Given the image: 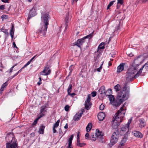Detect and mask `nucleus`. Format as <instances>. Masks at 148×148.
<instances>
[{
	"mask_svg": "<svg viewBox=\"0 0 148 148\" xmlns=\"http://www.w3.org/2000/svg\"><path fill=\"white\" fill-rule=\"evenodd\" d=\"M126 111L123 108V107L121 108L115 114L112 120V127L115 129L117 128L120 125V123L122 121V119L124 116Z\"/></svg>",
	"mask_w": 148,
	"mask_h": 148,
	"instance_id": "obj_1",
	"label": "nucleus"
},
{
	"mask_svg": "<svg viewBox=\"0 0 148 148\" xmlns=\"http://www.w3.org/2000/svg\"><path fill=\"white\" fill-rule=\"evenodd\" d=\"M129 94V91L126 89L125 90V87L123 88L122 90H121L118 93L116 99L114 100L111 104L115 107L119 106L123 101L128 98Z\"/></svg>",
	"mask_w": 148,
	"mask_h": 148,
	"instance_id": "obj_2",
	"label": "nucleus"
},
{
	"mask_svg": "<svg viewBox=\"0 0 148 148\" xmlns=\"http://www.w3.org/2000/svg\"><path fill=\"white\" fill-rule=\"evenodd\" d=\"M137 69L134 67V66H130L126 72V80L128 81L133 80V79L135 78L134 74L137 71Z\"/></svg>",
	"mask_w": 148,
	"mask_h": 148,
	"instance_id": "obj_3",
	"label": "nucleus"
},
{
	"mask_svg": "<svg viewBox=\"0 0 148 148\" xmlns=\"http://www.w3.org/2000/svg\"><path fill=\"white\" fill-rule=\"evenodd\" d=\"M93 34V32H92L82 38L78 40L77 42L74 43V44L77 46L79 47H80V46L82 45L85 42V39L86 38L90 39L92 37Z\"/></svg>",
	"mask_w": 148,
	"mask_h": 148,
	"instance_id": "obj_4",
	"label": "nucleus"
},
{
	"mask_svg": "<svg viewBox=\"0 0 148 148\" xmlns=\"http://www.w3.org/2000/svg\"><path fill=\"white\" fill-rule=\"evenodd\" d=\"M119 136V133L117 131L114 132L112 134L110 140V146H112L117 142Z\"/></svg>",
	"mask_w": 148,
	"mask_h": 148,
	"instance_id": "obj_5",
	"label": "nucleus"
},
{
	"mask_svg": "<svg viewBox=\"0 0 148 148\" xmlns=\"http://www.w3.org/2000/svg\"><path fill=\"white\" fill-rule=\"evenodd\" d=\"M6 141L7 142V143H16V141L14 137L13 134L10 133L6 135L5 137Z\"/></svg>",
	"mask_w": 148,
	"mask_h": 148,
	"instance_id": "obj_6",
	"label": "nucleus"
},
{
	"mask_svg": "<svg viewBox=\"0 0 148 148\" xmlns=\"http://www.w3.org/2000/svg\"><path fill=\"white\" fill-rule=\"evenodd\" d=\"M42 20L44 24H45V30L47 27L49 25V14L48 13H44L41 16Z\"/></svg>",
	"mask_w": 148,
	"mask_h": 148,
	"instance_id": "obj_7",
	"label": "nucleus"
},
{
	"mask_svg": "<svg viewBox=\"0 0 148 148\" xmlns=\"http://www.w3.org/2000/svg\"><path fill=\"white\" fill-rule=\"evenodd\" d=\"M141 61L142 59H141L140 57L138 56L134 60V62L132 64L131 66L138 69V66L140 64Z\"/></svg>",
	"mask_w": 148,
	"mask_h": 148,
	"instance_id": "obj_8",
	"label": "nucleus"
},
{
	"mask_svg": "<svg viewBox=\"0 0 148 148\" xmlns=\"http://www.w3.org/2000/svg\"><path fill=\"white\" fill-rule=\"evenodd\" d=\"M91 100V96L90 95H88V97L85 103V108L87 110H88L91 107L92 103L90 102Z\"/></svg>",
	"mask_w": 148,
	"mask_h": 148,
	"instance_id": "obj_9",
	"label": "nucleus"
},
{
	"mask_svg": "<svg viewBox=\"0 0 148 148\" xmlns=\"http://www.w3.org/2000/svg\"><path fill=\"white\" fill-rule=\"evenodd\" d=\"M84 112V109H82L81 111H79L74 116L73 119L74 121H78L80 119L83 113Z\"/></svg>",
	"mask_w": 148,
	"mask_h": 148,
	"instance_id": "obj_10",
	"label": "nucleus"
},
{
	"mask_svg": "<svg viewBox=\"0 0 148 148\" xmlns=\"http://www.w3.org/2000/svg\"><path fill=\"white\" fill-rule=\"evenodd\" d=\"M71 17L72 16L71 14H69V13L66 15L65 20V22L66 25L65 29H67V26H68L70 21L71 19Z\"/></svg>",
	"mask_w": 148,
	"mask_h": 148,
	"instance_id": "obj_11",
	"label": "nucleus"
},
{
	"mask_svg": "<svg viewBox=\"0 0 148 148\" xmlns=\"http://www.w3.org/2000/svg\"><path fill=\"white\" fill-rule=\"evenodd\" d=\"M51 73V70L48 67H45L43 71H41L40 74L42 75H49Z\"/></svg>",
	"mask_w": 148,
	"mask_h": 148,
	"instance_id": "obj_12",
	"label": "nucleus"
},
{
	"mask_svg": "<svg viewBox=\"0 0 148 148\" xmlns=\"http://www.w3.org/2000/svg\"><path fill=\"white\" fill-rule=\"evenodd\" d=\"M138 124L139 127L140 128H143L146 125V123L144 119L143 118L140 119L138 120Z\"/></svg>",
	"mask_w": 148,
	"mask_h": 148,
	"instance_id": "obj_13",
	"label": "nucleus"
},
{
	"mask_svg": "<svg viewBox=\"0 0 148 148\" xmlns=\"http://www.w3.org/2000/svg\"><path fill=\"white\" fill-rule=\"evenodd\" d=\"M45 24L44 25H42V26L40 27L38 30V32L40 33L43 36H45L46 34V32L47 31V28L46 29H45Z\"/></svg>",
	"mask_w": 148,
	"mask_h": 148,
	"instance_id": "obj_14",
	"label": "nucleus"
},
{
	"mask_svg": "<svg viewBox=\"0 0 148 148\" xmlns=\"http://www.w3.org/2000/svg\"><path fill=\"white\" fill-rule=\"evenodd\" d=\"M36 14L35 9L32 8L30 11L27 20L29 21L31 18L35 16Z\"/></svg>",
	"mask_w": 148,
	"mask_h": 148,
	"instance_id": "obj_15",
	"label": "nucleus"
},
{
	"mask_svg": "<svg viewBox=\"0 0 148 148\" xmlns=\"http://www.w3.org/2000/svg\"><path fill=\"white\" fill-rule=\"evenodd\" d=\"M105 117V113L103 112L99 113L98 114V118L99 121H102Z\"/></svg>",
	"mask_w": 148,
	"mask_h": 148,
	"instance_id": "obj_16",
	"label": "nucleus"
},
{
	"mask_svg": "<svg viewBox=\"0 0 148 148\" xmlns=\"http://www.w3.org/2000/svg\"><path fill=\"white\" fill-rule=\"evenodd\" d=\"M125 64L123 63H121L117 67L116 72L118 73H119L120 72H121L124 70V66Z\"/></svg>",
	"mask_w": 148,
	"mask_h": 148,
	"instance_id": "obj_17",
	"label": "nucleus"
},
{
	"mask_svg": "<svg viewBox=\"0 0 148 148\" xmlns=\"http://www.w3.org/2000/svg\"><path fill=\"white\" fill-rule=\"evenodd\" d=\"M95 136L97 137V138H99L101 139L103 138L102 137L103 136V134L101 131H99L98 130H96Z\"/></svg>",
	"mask_w": 148,
	"mask_h": 148,
	"instance_id": "obj_18",
	"label": "nucleus"
},
{
	"mask_svg": "<svg viewBox=\"0 0 148 148\" xmlns=\"http://www.w3.org/2000/svg\"><path fill=\"white\" fill-rule=\"evenodd\" d=\"M73 136L72 135L70 136V137L69 138L68 142V145L67 148H73L72 145V140L73 139Z\"/></svg>",
	"mask_w": 148,
	"mask_h": 148,
	"instance_id": "obj_19",
	"label": "nucleus"
},
{
	"mask_svg": "<svg viewBox=\"0 0 148 148\" xmlns=\"http://www.w3.org/2000/svg\"><path fill=\"white\" fill-rule=\"evenodd\" d=\"M6 148H17L16 143H6Z\"/></svg>",
	"mask_w": 148,
	"mask_h": 148,
	"instance_id": "obj_20",
	"label": "nucleus"
},
{
	"mask_svg": "<svg viewBox=\"0 0 148 148\" xmlns=\"http://www.w3.org/2000/svg\"><path fill=\"white\" fill-rule=\"evenodd\" d=\"M134 135L135 137L140 138H142L143 136V135L141 132L137 131H134Z\"/></svg>",
	"mask_w": 148,
	"mask_h": 148,
	"instance_id": "obj_21",
	"label": "nucleus"
},
{
	"mask_svg": "<svg viewBox=\"0 0 148 148\" xmlns=\"http://www.w3.org/2000/svg\"><path fill=\"white\" fill-rule=\"evenodd\" d=\"M129 127L125 125H123L121 129V131L123 133H127L129 131Z\"/></svg>",
	"mask_w": 148,
	"mask_h": 148,
	"instance_id": "obj_22",
	"label": "nucleus"
},
{
	"mask_svg": "<svg viewBox=\"0 0 148 148\" xmlns=\"http://www.w3.org/2000/svg\"><path fill=\"white\" fill-rule=\"evenodd\" d=\"M8 85V84L7 82H6L2 85L1 88L0 90L1 93H2V92L4 90V89L6 88Z\"/></svg>",
	"mask_w": 148,
	"mask_h": 148,
	"instance_id": "obj_23",
	"label": "nucleus"
},
{
	"mask_svg": "<svg viewBox=\"0 0 148 148\" xmlns=\"http://www.w3.org/2000/svg\"><path fill=\"white\" fill-rule=\"evenodd\" d=\"M143 68V66H142L141 68H140L139 71L137 72L136 74L135 75V78L138 77L139 75H141V74Z\"/></svg>",
	"mask_w": 148,
	"mask_h": 148,
	"instance_id": "obj_24",
	"label": "nucleus"
},
{
	"mask_svg": "<svg viewBox=\"0 0 148 148\" xmlns=\"http://www.w3.org/2000/svg\"><path fill=\"white\" fill-rule=\"evenodd\" d=\"M99 91L101 94L103 93H104L105 95L106 94V90L105 87L104 86H101L100 88Z\"/></svg>",
	"mask_w": 148,
	"mask_h": 148,
	"instance_id": "obj_25",
	"label": "nucleus"
},
{
	"mask_svg": "<svg viewBox=\"0 0 148 148\" xmlns=\"http://www.w3.org/2000/svg\"><path fill=\"white\" fill-rule=\"evenodd\" d=\"M127 140V138L126 137L123 138L122 140L121 141L119 145L125 146V143Z\"/></svg>",
	"mask_w": 148,
	"mask_h": 148,
	"instance_id": "obj_26",
	"label": "nucleus"
},
{
	"mask_svg": "<svg viewBox=\"0 0 148 148\" xmlns=\"http://www.w3.org/2000/svg\"><path fill=\"white\" fill-rule=\"evenodd\" d=\"M45 128V127L42 125L40 126L38 131V132L40 134H43Z\"/></svg>",
	"mask_w": 148,
	"mask_h": 148,
	"instance_id": "obj_27",
	"label": "nucleus"
},
{
	"mask_svg": "<svg viewBox=\"0 0 148 148\" xmlns=\"http://www.w3.org/2000/svg\"><path fill=\"white\" fill-rule=\"evenodd\" d=\"M10 33L12 38V39L14 34V26H12L10 30Z\"/></svg>",
	"mask_w": 148,
	"mask_h": 148,
	"instance_id": "obj_28",
	"label": "nucleus"
},
{
	"mask_svg": "<svg viewBox=\"0 0 148 148\" xmlns=\"http://www.w3.org/2000/svg\"><path fill=\"white\" fill-rule=\"evenodd\" d=\"M77 146L80 147H83L84 146L86 145V144L84 143H80V141L79 140H77Z\"/></svg>",
	"mask_w": 148,
	"mask_h": 148,
	"instance_id": "obj_29",
	"label": "nucleus"
},
{
	"mask_svg": "<svg viewBox=\"0 0 148 148\" xmlns=\"http://www.w3.org/2000/svg\"><path fill=\"white\" fill-rule=\"evenodd\" d=\"M0 30L1 32H3L7 36H8L9 33L7 29L2 28Z\"/></svg>",
	"mask_w": 148,
	"mask_h": 148,
	"instance_id": "obj_30",
	"label": "nucleus"
},
{
	"mask_svg": "<svg viewBox=\"0 0 148 148\" xmlns=\"http://www.w3.org/2000/svg\"><path fill=\"white\" fill-rule=\"evenodd\" d=\"M108 97L110 101V103L111 104L114 101V96L112 95H109Z\"/></svg>",
	"mask_w": 148,
	"mask_h": 148,
	"instance_id": "obj_31",
	"label": "nucleus"
},
{
	"mask_svg": "<svg viewBox=\"0 0 148 148\" xmlns=\"http://www.w3.org/2000/svg\"><path fill=\"white\" fill-rule=\"evenodd\" d=\"M96 136H95L94 133H92L90 136V139L92 140L95 141L96 140Z\"/></svg>",
	"mask_w": 148,
	"mask_h": 148,
	"instance_id": "obj_32",
	"label": "nucleus"
},
{
	"mask_svg": "<svg viewBox=\"0 0 148 148\" xmlns=\"http://www.w3.org/2000/svg\"><path fill=\"white\" fill-rule=\"evenodd\" d=\"M91 127L92 126L91 124L89 123L87 126L86 128V131L88 132L90 130L91 128Z\"/></svg>",
	"mask_w": 148,
	"mask_h": 148,
	"instance_id": "obj_33",
	"label": "nucleus"
},
{
	"mask_svg": "<svg viewBox=\"0 0 148 148\" xmlns=\"http://www.w3.org/2000/svg\"><path fill=\"white\" fill-rule=\"evenodd\" d=\"M46 106L45 105H44L42 106L40 108V113H42L45 114V112H44V111L45 110V109L46 108Z\"/></svg>",
	"mask_w": 148,
	"mask_h": 148,
	"instance_id": "obj_34",
	"label": "nucleus"
},
{
	"mask_svg": "<svg viewBox=\"0 0 148 148\" xmlns=\"http://www.w3.org/2000/svg\"><path fill=\"white\" fill-rule=\"evenodd\" d=\"M105 43L104 42H102L99 45L98 48L99 49H103L105 48Z\"/></svg>",
	"mask_w": 148,
	"mask_h": 148,
	"instance_id": "obj_35",
	"label": "nucleus"
},
{
	"mask_svg": "<svg viewBox=\"0 0 148 148\" xmlns=\"http://www.w3.org/2000/svg\"><path fill=\"white\" fill-rule=\"evenodd\" d=\"M121 88V87L119 84H117L114 86V89L115 91H119Z\"/></svg>",
	"mask_w": 148,
	"mask_h": 148,
	"instance_id": "obj_36",
	"label": "nucleus"
},
{
	"mask_svg": "<svg viewBox=\"0 0 148 148\" xmlns=\"http://www.w3.org/2000/svg\"><path fill=\"white\" fill-rule=\"evenodd\" d=\"M60 122V120H58L57 121V122L54 124L53 127H54V128H57L59 126Z\"/></svg>",
	"mask_w": 148,
	"mask_h": 148,
	"instance_id": "obj_37",
	"label": "nucleus"
},
{
	"mask_svg": "<svg viewBox=\"0 0 148 148\" xmlns=\"http://www.w3.org/2000/svg\"><path fill=\"white\" fill-rule=\"evenodd\" d=\"M72 86L71 84H70L67 89V92L68 93H69L71 91Z\"/></svg>",
	"mask_w": 148,
	"mask_h": 148,
	"instance_id": "obj_38",
	"label": "nucleus"
},
{
	"mask_svg": "<svg viewBox=\"0 0 148 148\" xmlns=\"http://www.w3.org/2000/svg\"><path fill=\"white\" fill-rule=\"evenodd\" d=\"M115 2V1H111L110 2V3H109V4L108 5V6H107V10L109 9L110 8V7L113 5L114 2Z\"/></svg>",
	"mask_w": 148,
	"mask_h": 148,
	"instance_id": "obj_39",
	"label": "nucleus"
},
{
	"mask_svg": "<svg viewBox=\"0 0 148 148\" xmlns=\"http://www.w3.org/2000/svg\"><path fill=\"white\" fill-rule=\"evenodd\" d=\"M132 118H130L128 120L127 123V124H125V125H126V126H127L128 127H129V126H130V124L131 123V122L132 121Z\"/></svg>",
	"mask_w": 148,
	"mask_h": 148,
	"instance_id": "obj_40",
	"label": "nucleus"
},
{
	"mask_svg": "<svg viewBox=\"0 0 148 148\" xmlns=\"http://www.w3.org/2000/svg\"><path fill=\"white\" fill-rule=\"evenodd\" d=\"M45 114L40 113V112L39 114L38 115V117L37 118V119H38L39 120L40 118L42 117Z\"/></svg>",
	"mask_w": 148,
	"mask_h": 148,
	"instance_id": "obj_41",
	"label": "nucleus"
},
{
	"mask_svg": "<svg viewBox=\"0 0 148 148\" xmlns=\"http://www.w3.org/2000/svg\"><path fill=\"white\" fill-rule=\"evenodd\" d=\"M85 138L86 139L90 140V136H89V134L87 133L85 135Z\"/></svg>",
	"mask_w": 148,
	"mask_h": 148,
	"instance_id": "obj_42",
	"label": "nucleus"
},
{
	"mask_svg": "<svg viewBox=\"0 0 148 148\" xmlns=\"http://www.w3.org/2000/svg\"><path fill=\"white\" fill-rule=\"evenodd\" d=\"M123 3V0H117L118 4H120L121 5H122Z\"/></svg>",
	"mask_w": 148,
	"mask_h": 148,
	"instance_id": "obj_43",
	"label": "nucleus"
},
{
	"mask_svg": "<svg viewBox=\"0 0 148 148\" xmlns=\"http://www.w3.org/2000/svg\"><path fill=\"white\" fill-rule=\"evenodd\" d=\"M143 66L145 67L146 70H148V62L146 63Z\"/></svg>",
	"mask_w": 148,
	"mask_h": 148,
	"instance_id": "obj_44",
	"label": "nucleus"
},
{
	"mask_svg": "<svg viewBox=\"0 0 148 148\" xmlns=\"http://www.w3.org/2000/svg\"><path fill=\"white\" fill-rule=\"evenodd\" d=\"M69 108V106L68 105H66L64 107L65 110L66 111H68Z\"/></svg>",
	"mask_w": 148,
	"mask_h": 148,
	"instance_id": "obj_45",
	"label": "nucleus"
},
{
	"mask_svg": "<svg viewBox=\"0 0 148 148\" xmlns=\"http://www.w3.org/2000/svg\"><path fill=\"white\" fill-rule=\"evenodd\" d=\"M92 96L93 97H95L97 95V92L96 91H93L91 93Z\"/></svg>",
	"mask_w": 148,
	"mask_h": 148,
	"instance_id": "obj_46",
	"label": "nucleus"
},
{
	"mask_svg": "<svg viewBox=\"0 0 148 148\" xmlns=\"http://www.w3.org/2000/svg\"><path fill=\"white\" fill-rule=\"evenodd\" d=\"M104 105L101 104L99 107V109L100 110H103L104 108Z\"/></svg>",
	"mask_w": 148,
	"mask_h": 148,
	"instance_id": "obj_47",
	"label": "nucleus"
},
{
	"mask_svg": "<svg viewBox=\"0 0 148 148\" xmlns=\"http://www.w3.org/2000/svg\"><path fill=\"white\" fill-rule=\"evenodd\" d=\"M31 62L30 60L28 61L23 66L24 67H26L28 65L30 64Z\"/></svg>",
	"mask_w": 148,
	"mask_h": 148,
	"instance_id": "obj_48",
	"label": "nucleus"
},
{
	"mask_svg": "<svg viewBox=\"0 0 148 148\" xmlns=\"http://www.w3.org/2000/svg\"><path fill=\"white\" fill-rule=\"evenodd\" d=\"M38 119H36L34 121L33 123V125H34V126H35L36 124H37V122H38Z\"/></svg>",
	"mask_w": 148,
	"mask_h": 148,
	"instance_id": "obj_49",
	"label": "nucleus"
},
{
	"mask_svg": "<svg viewBox=\"0 0 148 148\" xmlns=\"http://www.w3.org/2000/svg\"><path fill=\"white\" fill-rule=\"evenodd\" d=\"M68 95L71 96V97H73L75 95V93H71V92H69V93H68Z\"/></svg>",
	"mask_w": 148,
	"mask_h": 148,
	"instance_id": "obj_50",
	"label": "nucleus"
},
{
	"mask_svg": "<svg viewBox=\"0 0 148 148\" xmlns=\"http://www.w3.org/2000/svg\"><path fill=\"white\" fill-rule=\"evenodd\" d=\"M117 148H126L125 146L119 145Z\"/></svg>",
	"mask_w": 148,
	"mask_h": 148,
	"instance_id": "obj_51",
	"label": "nucleus"
},
{
	"mask_svg": "<svg viewBox=\"0 0 148 148\" xmlns=\"http://www.w3.org/2000/svg\"><path fill=\"white\" fill-rule=\"evenodd\" d=\"M24 68H25L24 67V66H23V67H22L21 69H20L16 73V75H18V73H20L22 71V70Z\"/></svg>",
	"mask_w": 148,
	"mask_h": 148,
	"instance_id": "obj_52",
	"label": "nucleus"
},
{
	"mask_svg": "<svg viewBox=\"0 0 148 148\" xmlns=\"http://www.w3.org/2000/svg\"><path fill=\"white\" fill-rule=\"evenodd\" d=\"M5 5H2L0 6V10H3L5 9Z\"/></svg>",
	"mask_w": 148,
	"mask_h": 148,
	"instance_id": "obj_53",
	"label": "nucleus"
},
{
	"mask_svg": "<svg viewBox=\"0 0 148 148\" xmlns=\"http://www.w3.org/2000/svg\"><path fill=\"white\" fill-rule=\"evenodd\" d=\"M102 64H101V65L100 66V67L98 68L97 69V71L98 72H100L102 68Z\"/></svg>",
	"mask_w": 148,
	"mask_h": 148,
	"instance_id": "obj_54",
	"label": "nucleus"
},
{
	"mask_svg": "<svg viewBox=\"0 0 148 148\" xmlns=\"http://www.w3.org/2000/svg\"><path fill=\"white\" fill-rule=\"evenodd\" d=\"M80 134V133L78 132L77 136V140H79V135Z\"/></svg>",
	"mask_w": 148,
	"mask_h": 148,
	"instance_id": "obj_55",
	"label": "nucleus"
},
{
	"mask_svg": "<svg viewBox=\"0 0 148 148\" xmlns=\"http://www.w3.org/2000/svg\"><path fill=\"white\" fill-rule=\"evenodd\" d=\"M14 67V66H13L10 69V73H12L13 71V68Z\"/></svg>",
	"mask_w": 148,
	"mask_h": 148,
	"instance_id": "obj_56",
	"label": "nucleus"
},
{
	"mask_svg": "<svg viewBox=\"0 0 148 148\" xmlns=\"http://www.w3.org/2000/svg\"><path fill=\"white\" fill-rule=\"evenodd\" d=\"M56 128H54V127H53V132L54 133H56Z\"/></svg>",
	"mask_w": 148,
	"mask_h": 148,
	"instance_id": "obj_57",
	"label": "nucleus"
},
{
	"mask_svg": "<svg viewBox=\"0 0 148 148\" xmlns=\"http://www.w3.org/2000/svg\"><path fill=\"white\" fill-rule=\"evenodd\" d=\"M120 5V4H117V6H116V8H117V9H119L120 7V5Z\"/></svg>",
	"mask_w": 148,
	"mask_h": 148,
	"instance_id": "obj_58",
	"label": "nucleus"
},
{
	"mask_svg": "<svg viewBox=\"0 0 148 148\" xmlns=\"http://www.w3.org/2000/svg\"><path fill=\"white\" fill-rule=\"evenodd\" d=\"M2 1L5 3H8V0H1Z\"/></svg>",
	"mask_w": 148,
	"mask_h": 148,
	"instance_id": "obj_59",
	"label": "nucleus"
},
{
	"mask_svg": "<svg viewBox=\"0 0 148 148\" xmlns=\"http://www.w3.org/2000/svg\"><path fill=\"white\" fill-rule=\"evenodd\" d=\"M36 55L34 56L33 58H32L30 60L32 62L33 60L35 58L36 56Z\"/></svg>",
	"mask_w": 148,
	"mask_h": 148,
	"instance_id": "obj_60",
	"label": "nucleus"
},
{
	"mask_svg": "<svg viewBox=\"0 0 148 148\" xmlns=\"http://www.w3.org/2000/svg\"><path fill=\"white\" fill-rule=\"evenodd\" d=\"M17 75H16V73L14 74L12 76H11L10 78V79H12L15 76H16Z\"/></svg>",
	"mask_w": 148,
	"mask_h": 148,
	"instance_id": "obj_61",
	"label": "nucleus"
},
{
	"mask_svg": "<svg viewBox=\"0 0 148 148\" xmlns=\"http://www.w3.org/2000/svg\"><path fill=\"white\" fill-rule=\"evenodd\" d=\"M65 129H67L68 128V125L67 124H66L64 127Z\"/></svg>",
	"mask_w": 148,
	"mask_h": 148,
	"instance_id": "obj_62",
	"label": "nucleus"
},
{
	"mask_svg": "<svg viewBox=\"0 0 148 148\" xmlns=\"http://www.w3.org/2000/svg\"><path fill=\"white\" fill-rule=\"evenodd\" d=\"M119 27H120V25H119H119L116 28V29L117 30L119 29Z\"/></svg>",
	"mask_w": 148,
	"mask_h": 148,
	"instance_id": "obj_63",
	"label": "nucleus"
},
{
	"mask_svg": "<svg viewBox=\"0 0 148 148\" xmlns=\"http://www.w3.org/2000/svg\"><path fill=\"white\" fill-rule=\"evenodd\" d=\"M42 83L41 81H39L38 83L37 84L39 86Z\"/></svg>",
	"mask_w": 148,
	"mask_h": 148,
	"instance_id": "obj_64",
	"label": "nucleus"
}]
</instances>
